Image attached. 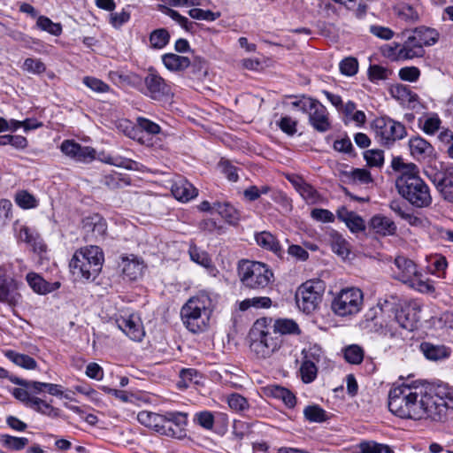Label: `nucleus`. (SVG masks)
Masks as SVG:
<instances>
[{
	"mask_svg": "<svg viewBox=\"0 0 453 453\" xmlns=\"http://www.w3.org/2000/svg\"><path fill=\"white\" fill-rule=\"evenodd\" d=\"M137 126L142 131L152 135L161 131V127L157 123L143 117L137 118Z\"/></svg>",
	"mask_w": 453,
	"mask_h": 453,
	"instance_id": "59",
	"label": "nucleus"
},
{
	"mask_svg": "<svg viewBox=\"0 0 453 453\" xmlns=\"http://www.w3.org/2000/svg\"><path fill=\"white\" fill-rule=\"evenodd\" d=\"M104 256L98 246H87L76 250L70 261L72 273L80 280H93L102 270Z\"/></svg>",
	"mask_w": 453,
	"mask_h": 453,
	"instance_id": "6",
	"label": "nucleus"
},
{
	"mask_svg": "<svg viewBox=\"0 0 453 453\" xmlns=\"http://www.w3.org/2000/svg\"><path fill=\"white\" fill-rule=\"evenodd\" d=\"M330 236L333 251L342 257H346L349 253V242L336 232L332 233Z\"/></svg>",
	"mask_w": 453,
	"mask_h": 453,
	"instance_id": "42",
	"label": "nucleus"
},
{
	"mask_svg": "<svg viewBox=\"0 0 453 453\" xmlns=\"http://www.w3.org/2000/svg\"><path fill=\"white\" fill-rule=\"evenodd\" d=\"M250 433V427L248 423L242 420H234L233 424V435L238 441L242 440Z\"/></svg>",
	"mask_w": 453,
	"mask_h": 453,
	"instance_id": "63",
	"label": "nucleus"
},
{
	"mask_svg": "<svg viewBox=\"0 0 453 453\" xmlns=\"http://www.w3.org/2000/svg\"><path fill=\"white\" fill-rule=\"evenodd\" d=\"M393 170L398 173L395 188L398 194L417 209L428 208L433 198L429 186L419 176L418 167L413 163H405L402 157H393Z\"/></svg>",
	"mask_w": 453,
	"mask_h": 453,
	"instance_id": "1",
	"label": "nucleus"
},
{
	"mask_svg": "<svg viewBox=\"0 0 453 453\" xmlns=\"http://www.w3.org/2000/svg\"><path fill=\"white\" fill-rule=\"evenodd\" d=\"M162 62L165 68L171 72H182L191 65L188 58L174 53L164 54L162 56Z\"/></svg>",
	"mask_w": 453,
	"mask_h": 453,
	"instance_id": "26",
	"label": "nucleus"
},
{
	"mask_svg": "<svg viewBox=\"0 0 453 453\" xmlns=\"http://www.w3.org/2000/svg\"><path fill=\"white\" fill-rule=\"evenodd\" d=\"M391 74V71L379 65H370L368 69L369 79L372 81L386 80Z\"/></svg>",
	"mask_w": 453,
	"mask_h": 453,
	"instance_id": "56",
	"label": "nucleus"
},
{
	"mask_svg": "<svg viewBox=\"0 0 453 453\" xmlns=\"http://www.w3.org/2000/svg\"><path fill=\"white\" fill-rule=\"evenodd\" d=\"M358 70V63L355 58H346L340 63V71L347 76L355 75Z\"/></svg>",
	"mask_w": 453,
	"mask_h": 453,
	"instance_id": "58",
	"label": "nucleus"
},
{
	"mask_svg": "<svg viewBox=\"0 0 453 453\" xmlns=\"http://www.w3.org/2000/svg\"><path fill=\"white\" fill-rule=\"evenodd\" d=\"M301 104L303 112L307 113L310 125L319 133H326L331 129L329 112L325 105L314 98H307L303 102H294V106Z\"/></svg>",
	"mask_w": 453,
	"mask_h": 453,
	"instance_id": "12",
	"label": "nucleus"
},
{
	"mask_svg": "<svg viewBox=\"0 0 453 453\" xmlns=\"http://www.w3.org/2000/svg\"><path fill=\"white\" fill-rule=\"evenodd\" d=\"M273 330H275L277 334H294L298 331V325L292 319H279L274 327H272Z\"/></svg>",
	"mask_w": 453,
	"mask_h": 453,
	"instance_id": "50",
	"label": "nucleus"
},
{
	"mask_svg": "<svg viewBox=\"0 0 453 453\" xmlns=\"http://www.w3.org/2000/svg\"><path fill=\"white\" fill-rule=\"evenodd\" d=\"M15 201L17 204L23 209L35 208L38 204L35 197L25 190L16 194Z\"/></svg>",
	"mask_w": 453,
	"mask_h": 453,
	"instance_id": "49",
	"label": "nucleus"
},
{
	"mask_svg": "<svg viewBox=\"0 0 453 453\" xmlns=\"http://www.w3.org/2000/svg\"><path fill=\"white\" fill-rule=\"evenodd\" d=\"M395 265L397 271H395V279L405 284H409L418 276V269L416 264L404 256H397L395 258Z\"/></svg>",
	"mask_w": 453,
	"mask_h": 453,
	"instance_id": "18",
	"label": "nucleus"
},
{
	"mask_svg": "<svg viewBox=\"0 0 453 453\" xmlns=\"http://www.w3.org/2000/svg\"><path fill=\"white\" fill-rule=\"evenodd\" d=\"M409 147L411 155L418 159H425L433 155L434 148L425 139L417 136L411 138Z\"/></svg>",
	"mask_w": 453,
	"mask_h": 453,
	"instance_id": "25",
	"label": "nucleus"
},
{
	"mask_svg": "<svg viewBox=\"0 0 453 453\" xmlns=\"http://www.w3.org/2000/svg\"><path fill=\"white\" fill-rule=\"evenodd\" d=\"M318 368L311 361H303L300 374L304 383L312 382L317 377Z\"/></svg>",
	"mask_w": 453,
	"mask_h": 453,
	"instance_id": "47",
	"label": "nucleus"
},
{
	"mask_svg": "<svg viewBox=\"0 0 453 453\" xmlns=\"http://www.w3.org/2000/svg\"><path fill=\"white\" fill-rule=\"evenodd\" d=\"M200 378L198 372L193 368L182 369L180 372V380L177 382V386L179 388H187L189 387V384L198 383V379Z\"/></svg>",
	"mask_w": 453,
	"mask_h": 453,
	"instance_id": "44",
	"label": "nucleus"
},
{
	"mask_svg": "<svg viewBox=\"0 0 453 453\" xmlns=\"http://www.w3.org/2000/svg\"><path fill=\"white\" fill-rule=\"evenodd\" d=\"M409 285L418 292L424 294H432L435 290L434 285L429 280H423L421 279L420 273H418V276H416Z\"/></svg>",
	"mask_w": 453,
	"mask_h": 453,
	"instance_id": "55",
	"label": "nucleus"
},
{
	"mask_svg": "<svg viewBox=\"0 0 453 453\" xmlns=\"http://www.w3.org/2000/svg\"><path fill=\"white\" fill-rule=\"evenodd\" d=\"M171 192L177 200L182 202H188L197 196L196 188L182 177L173 180Z\"/></svg>",
	"mask_w": 453,
	"mask_h": 453,
	"instance_id": "21",
	"label": "nucleus"
},
{
	"mask_svg": "<svg viewBox=\"0 0 453 453\" xmlns=\"http://www.w3.org/2000/svg\"><path fill=\"white\" fill-rule=\"evenodd\" d=\"M27 281L29 287L37 294L46 295L49 293V282L46 281L41 275L35 273H29L27 274Z\"/></svg>",
	"mask_w": 453,
	"mask_h": 453,
	"instance_id": "37",
	"label": "nucleus"
},
{
	"mask_svg": "<svg viewBox=\"0 0 453 453\" xmlns=\"http://www.w3.org/2000/svg\"><path fill=\"white\" fill-rule=\"evenodd\" d=\"M102 182L110 189L121 188L130 185V180L119 173L104 175Z\"/></svg>",
	"mask_w": 453,
	"mask_h": 453,
	"instance_id": "38",
	"label": "nucleus"
},
{
	"mask_svg": "<svg viewBox=\"0 0 453 453\" xmlns=\"http://www.w3.org/2000/svg\"><path fill=\"white\" fill-rule=\"evenodd\" d=\"M272 305L271 298L267 296H257L252 298H247L239 303V309L242 311H245L248 309L253 307L256 309L269 308Z\"/></svg>",
	"mask_w": 453,
	"mask_h": 453,
	"instance_id": "40",
	"label": "nucleus"
},
{
	"mask_svg": "<svg viewBox=\"0 0 453 453\" xmlns=\"http://www.w3.org/2000/svg\"><path fill=\"white\" fill-rule=\"evenodd\" d=\"M188 15L194 19L214 21L220 17V12H213L210 10L193 8L188 11Z\"/></svg>",
	"mask_w": 453,
	"mask_h": 453,
	"instance_id": "52",
	"label": "nucleus"
},
{
	"mask_svg": "<svg viewBox=\"0 0 453 453\" xmlns=\"http://www.w3.org/2000/svg\"><path fill=\"white\" fill-rule=\"evenodd\" d=\"M364 157L371 167H380L384 163V152L379 149L366 150Z\"/></svg>",
	"mask_w": 453,
	"mask_h": 453,
	"instance_id": "46",
	"label": "nucleus"
},
{
	"mask_svg": "<svg viewBox=\"0 0 453 453\" xmlns=\"http://www.w3.org/2000/svg\"><path fill=\"white\" fill-rule=\"evenodd\" d=\"M344 357L347 362L357 365L363 361L364 351L359 346L351 345L345 349Z\"/></svg>",
	"mask_w": 453,
	"mask_h": 453,
	"instance_id": "53",
	"label": "nucleus"
},
{
	"mask_svg": "<svg viewBox=\"0 0 453 453\" xmlns=\"http://www.w3.org/2000/svg\"><path fill=\"white\" fill-rule=\"evenodd\" d=\"M303 361H311L314 365L319 363L323 352L319 346L313 345L303 350Z\"/></svg>",
	"mask_w": 453,
	"mask_h": 453,
	"instance_id": "61",
	"label": "nucleus"
},
{
	"mask_svg": "<svg viewBox=\"0 0 453 453\" xmlns=\"http://www.w3.org/2000/svg\"><path fill=\"white\" fill-rule=\"evenodd\" d=\"M19 238L20 241L27 243L32 247L33 251L42 254L46 251V245L43 243L40 235L32 231L27 226H21L19 232Z\"/></svg>",
	"mask_w": 453,
	"mask_h": 453,
	"instance_id": "23",
	"label": "nucleus"
},
{
	"mask_svg": "<svg viewBox=\"0 0 453 453\" xmlns=\"http://www.w3.org/2000/svg\"><path fill=\"white\" fill-rule=\"evenodd\" d=\"M277 125L282 132L288 135H293L296 133L297 121L289 116L280 118Z\"/></svg>",
	"mask_w": 453,
	"mask_h": 453,
	"instance_id": "60",
	"label": "nucleus"
},
{
	"mask_svg": "<svg viewBox=\"0 0 453 453\" xmlns=\"http://www.w3.org/2000/svg\"><path fill=\"white\" fill-rule=\"evenodd\" d=\"M213 209L227 223L231 225L238 224L241 218L240 212L230 203L216 202L213 203Z\"/></svg>",
	"mask_w": 453,
	"mask_h": 453,
	"instance_id": "28",
	"label": "nucleus"
},
{
	"mask_svg": "<svg viewBox=\"0 0 453 453\" xmlns=\"http://www.w3.org/2000/svg\"><path fill=\"white\" fill-rule=\"evenodd\" d=\"M117 326L131 340L140 342L144 336V330L141 319L130 314L127 317H118L115 319Z\"/></svg>",
	"mask_w": 453,
	"mask_h": 453,
	"instance_id": "16",
	"label": "nucleus"
},
{
	"mask_svg": "<svg viewBox=\"0 0 453 453\" xmlns=\"http://www.w3.org/2000/svg\"><path fill=\"white\" fill-rule=\"evenodd\" d=\"M195 421L202 427L211 430L213 427L214 417L211 411H204L196 414Z\"/></svg>",
	"mask_w": 453,
	"mask_h": 453,
	"instance_id": "62",
	"label": "nucleus"
},
{
	"mask_svg": "<svg viewBox=\"0 0 453 453\" xmlns=\"http://www.w3.org/2000/svg\"><path fill=\"white\" fill-rule=\"evenodd\" d=\"M372 127L376 140L382 145L389 146L407 134L404 125L388 117H380L373 120Z\"/></svg>",
	"mask_w": 453,
	"mask_h": 453,
	"instance_id": "11",
	"label": "nucleus"
},
{
	"mask_svg": "<svg viewBox=\"0 0 453 453\" xmlns=\"http://www.w3.org/2000/svg\"><path fill=\"white\" fill-rule=\"evenodd\" d=\"M188 254L190 259L197 265L207 269L212 267V262L209 254L206 251L199 249L196 245H189Z\"/></svg>",
	"mask_w": 453,
	"mask_h": 453,
	"instance_id": "36",
	"label": "nucleus"
},
{
	"mask_svg": "<svg viewBox=\"0 0 453 453\" xmlns=\"http://www.w3.org/2000/svg\"><path fill=\"white\" fill-rule=\"evenodd\" d=\"M4 356L15 365L27 370H34L37 366L36 361L28 355L20 354L9 349L4 352Z\"/></svg>",
	"mask_w": 453,
	"mask_h": 453,
	"instance_id": "32",
	"label": "nucleus"
},
{
	"mask_svg": "<svg viewBox=\"0 0 453 453\" xmlns=\"http://www.w3.org/2000/svg\"><path fill=\"white\" fill-rule=\"evenodd\" d=\"M419 407L422 411L420 419L429 418L437 422L446 420L449 411L453 410V388L448 385L439 386L434 394L422 389Z\"/></svg>",
	"mask_w": 453,
	"mask_h": 453,
	"instance_id": "5",
	"label": "nucleus"
},
{
	"mask_svg": "<svg viewBox=\"0 0 453 453\" xmlns=\"http://www.w3.org/2000/svg\"><path fill=\"white\" fill-rule=\"evenodd\" d=\"M28 408L50 418H54L60 416L59 409L53 407L50 403L37 396L33 397Z\"/></svg>",
	"mask_w": 453,
	"mask_h": 453,
	"instance_id": "30",
	"label": "nucleus"
},
{
	"mask_svg": "<svg viewBox=\"0 0 453 453\" xmlns=\"http://www.w3.org/2000/svg\"><path fill=\"white\" fill-rule=\"evenodd\" d=\"M21 301L22 296L19 291L18 284L14 280H8L4 275H0V302L13 309L19 305Z\"/></svg>",
	"mask_w": 453,
	"mask_h": 453,
	"instance_id": "17",
	"label": "nucleus"
},
{
	"mask_svg": "<svg viewBox=\"0 0 453 453\" xmlns=\"http://www.w3.org/2000/svg\"><path fill=\"white\" fill-rule=\"evenodd\" d=\"M411 34L414 35V39L418 40V42L423 47L435 44L440 36L437 30L426 27H416Z\"/></svg>",
	"mask_w": 453,
	"mask_h": 453,
	"instance_id": "27",
	"label": "nucleus"
},
{
	"mask_svg": "<svg viewBox=\"0 0 453 453\" xmlns=\"http://www.w3.org/2000/svg\"><path fill=\"white\" fill-rule=\"evenodd\" d=\"M420 350L426 359L435 362L448 359L452 353L449 346L434 344L429 342H422L420 344Z\"/></svg>",
	"mask_w": 453,
	"mask_h": 453,
	"instance_id": "20",
	"label": "nucleus"
},
{
	"mask_svg": "<svg viewBox=\"0 0 453 453\" xmlns=\"http://www.w3.org/2000/svg\"><path fill=\"white\" fill-rule=\"evenodd\" d=\"M432 181L443 200L453 203V181L448 177L436 175Z\"/></svg>",
	"mask_w": 453,
	"mask_h": 453,
	"instance_id": "29",
	"label": "nucleus"
},
{
	"mask_svg": "<svg viewBox=\"0 0 453 453\" xmlns=\"http://www.w3.org/2000/svg\"><path fill=\"white\" fill-rule=\"evenodd\" d=\"M303 415L310 422L322 423L328 418L326 411L317 404L306 406Z\"/></svg>",
	"mask_w": 453,
	"mask_h": 453,
	"instance_id": "39",
	"label": "nucleus"
},
{
	"mask_svg": "<svg viewBox=\"0 0 453 453\" xmlns=\"http://www.w3.org/2000/svg\"><path fill=\"white\" fill-rule=\"evenodd\" d=\"M300 189L297 191L302 197L308 203H314L317 202L319 194L317 190L309 183L302 184Z\"/></svg>",
	"mask_w": 453,
	"mask_h": 453,
	"instance_id": "64",
	"label": "nucleus"
},
{
	"mask_svg": "<svg viewBox=\"0 0 453 453\" xmlns=\"http://www.w3.org/2000/svg\"><path fill=\"white\" fill-rule=\"evenodd\" d=\"M28 439L25 437H16L10 434L0 435V443L4 448L9 450H21L28 444Z\"/></svg>",
	"mask_w": 453,
	"mask_h": 453,
	"instance_id": "35",
	"label": "nucleus"
},
{
	"mask_svg": "<svg viewBox=\"0 0 453 453\" xmlns=\"http://www.w3.org/2000/svg\"><path fill=\"white\" fill-rule=\"evenodd\" d=\"M359 448L362 453H394L389 446L374 441L361 442Z\"/></svg>",
	"mask_w": 453,
	"mask_h": 453,
	"instance_id": "48",
	"label": "nucleus"
},
{
	"mask_svg": "<svg viewBox=\"0 0 453 453\" xmlns=\"http://www.w3.org/2000/svg\"><path fill=\"white\" fill-rule=\"evenodd\" d=\"M390 92L394 98L401 101L403 104L416 103L418 99V96L406 85L398 84L394 86Z\"/></svg>",
	"mask_w": 453,
	"mask_h": 453,
	"instance_id": "33",
	"label": "nucleus"
},
{
	"mask_svg": "<svg viewBox=\"0 0 453 453\" xmlns=\"http://www.w3.org/2000/svg\"><path fill=\"white\" fill-rule=\"evenodd\" d=\"M22 68L30 73L41 74L45 72L46 65L41 59L27 58L25 59Z\"/></svg>",
	"mask_w": 453,
	"mask_h": 453,
	"instance_id": "54",
	"label": "nucleus"
},
{
	"mask_svg": "<svg viewBox=\"0 0 453 453\" xmlns=\"http://www.w3.org/2000/svg\"><path fill=\"white\" fill-rule=\"evenodd\" d=\"M423 388L402 384L394 387L388 394L389 411L402 418L420 419L419 407Z\"/></svg>",
	"mask_w": 453,
	"mask_h": 453,
	"instance_id": "4",
	"label": "nucleus"
},
{
	"mask_svg": "<svg viewBox=\"0 0 453 453\" xmlns=\"http://www.w3.org/2000/svg\"><path fill=\"white\" fill-rule=\"evenodd\" d=\"M255 239L257 243L268 250L273 251L275 254H278L281 250V247L277 241V239L269 232L263 231L255 235Z\"/></svg>",
	"mask_w": 453,
	"mask_h": 453,
	"instance_id": "34",
	"label": "nucleus"
},
{
	"mask_svg": "<svg viewBox=\"0 0 453 453\" xmlns=\"http://www.w3.org/2000/svg\"><path fill=\"white\" fill-rule=\"evenodd\" d=\"M325 291V283L320 280H311L303 283L296 294L298 308L306 314L315 311L321 301Z\"/></svg>",
	"mask_w": 453,
	"mask_h": 453,
	"instance_id": "9",
	"label": "nucleus"
},
{
	"mask_svg": "<svg viewBox=\"0 0 453 453\" xmlns=\"http://www.w3.org/2000/svg\"><path fill=\"white\" fill-rule=\"evenodd\" d=\"M170 35L165 28L156 29L150 35V42L154 49H163L169 42Z\"/></svg>",
	"mask_w": 453,
	"mask_h": 453,
	"instance_id": "43",
	"label": "nucleus"
},
{
	"mask_svg": "<svg viewBox=\"0 0 453 453\" xmlns=\"http://www.w3.org/2000/svg\"><path fill=\"white\" fill-rule=\"evenodd\" d=\"M160 434L175 439H183L187 435L188 413L170 411L162 414Z\"/></svg>",
	"mask_w": 453,
	"mask_h": 453,
	"instance_id": "13",
	"label": "nucleus"
},
{
	"mask_svg": "<svg viewBox=\"0 0 453 453\" xmlns=\"http://www.w3.org/2000/svg\"><path fill=\"white\" fill-rule=\"evenodd\" d=\"M238 275L242 286L253 290H263L273 280L270 267L257 261H242L238 266Z\"/></svg>",
	"mask_w": 453,
	"mask_h": 453,
	"instance_id": "8",
	"label": "nucleus"
},
{
	"mask_svg": "<svg viewBox=\"0 0 453 453\" xmlns=\"http://www.w3.org/2000/svg\"><path fill=\"white\" fill-rule=\"evenodd\" d=\"M371 227L382 236L393 235L396 232V226L393 220L383 215H375L371 219Z\"/></svg>",
	"mask_w": 453,
	"mask_h": 453,
	"instance_id": "24",
	"label": "nucleus"
},
{
	"mask_svg": "<svg viewBox=\"0 0 453 453\" xmlns=\"http://www.w3.org/2000/svg\"><path fill=\"white\" fill-rule=\"evenodd\" d=\"M272 394L275 398L280 399L289 408L296 405V398L295 395L286 388L275 386L272 389Z\"/></svg>",
	"mask_w": 453,
	"mask_h": 453,
	"instance_id": "45",
	"label": "nucleus"
},
{
	"mask_svg": "<svg viewBox=\"0 0 453 453\" xmlns=\"http://www.w3.org/2000/svg\"><path fill=\"white\" fill-rule=\"evenodd\" d=\"M83 83L93 91L98 93H106L110 90V86L108 84L95 77H84Z\"/></svg>",
	"mask_w": 453,
	"mask_h": 453,
	"instance_id": "57",
	"label": "nucleus"
},
{
	"mask_svg": "<svg viewBox=\"0 0 453 453\" xmlns=\"http://www.w3.org/2000/svg\"><path fill=\"white\" fill-rule=\"evenodd\" d=\"M363 305V293L356 288L342 289L332 301L333 312L340 317H350L358 313Z\"/></svg>",
	"mask_w": 453,
	"mask_h": 453,
	"instance_id": "10",
	"label": "nucleus"
},
{
	"mask_svg": "<svg viewBox=\"0 0 453 453\" xmlns=\"http://www.w3.org/2000/svg\"><path fill=\"white\" fill-rule=\"evenodd\" d=\"M250 350L257 358L270 357L280 347V335L272 326L265 325V319H257L250 331Z\"/></svg>",
	"mask_w": 453,
	"mask_h": 453,
	"instance_id": "7",
	"label": "nucleus"
},
{
	"mask_svg": "<svg viewBox=\"0 0 453 453\" xmlns=\"http://www.w3.org/2000/svg\"><path fill=\"white\" fill-rule=\"evenodd\" d=\"M10 380L16 385L33 390L35 393L47 391L51 395L63 396L62 386L58 384L25 380L18 377H12Z\"/></svg>",
	"mask_w": 453,
	"mask_h": 453,
	"instance_id": "19",
	"label": "nucleus"
},
{
	"mask_svg": "<svg viewBox=\"0 0 453 453\" xmlns=\"http://www.w3.org/2000/svg\"><path fill=\"white\" fill-rule=\"evenodd\" d=\"M217 304V296L206 291H201L190 297L180 309L183 325L191 333L205 331Z\"/></svg>",
	"mask_w": 453,
	"mask_h": 453,
	"instance_id": "3",
	"label": "nucleus"
},
{
	"mask_svg": "<svg viewBox=\"0 0 453 453\" xmlns=\"http://www.w3.org/2000/svg\"><path fill=\"white\" fill-rule=\"evenodd\" d=\"M137 420L141 425L153 429L160 434L161 422L163 420L162 414L142 411L137 414Z\"/></svg>",
	"mask_w": 453,
	"mask_h": 453,
	"instance_id": "31",
	"label": "nucleus"
},
{
	"mask_svg": "<svg viewBox=\"0 0 453 453\" xmlns=\"http://www.w3.org/2000/svg\"><path fill=\"white\" fill-rule=\"evenodd\" d=\"M143 83L140 91L152 100L161 101L172 94L170 85L153 68L149 69Z\"/></svg>",
	"mask_w": 453,
	"mask_h": 453,
	"instance_id": "14",
	"label": "nucleus"
},
{
	"mask_svg": "<svg viewBox=\"0 0 453 453\" xmlns=\"http://www.w3.org/2000/svg\"><path fill=\"white\" fill-rule=\"evenodd\" d=\"M425 54L424 47L414 39V35H410L401 49L398 50L397 58L399 59H412L421 58Z\"/></svg>",
	"mask_w": 453,
	"mask_h": 453,
	"instance_id": "22",
	"label": "nucleus"
},
{
	"mask_svg": "<svg viewBox=\"0 0 453 453\" xmlns=\"http://www.w3.org/2000/svg\"><path fill=\"white\" fill-rule=\"evenodd\" d=\"M61 151L69 157L81 163H89L96 157V150L88 146H81L74 141L65 140L61 143Z\"/></svg>",
	"mask_w": 453,
	"mask_h": 453,
	"instance_id": "15",
	"label": "nucleus"
},
{
	"mask_svg": "<svg viewBox=\"0 0 453 453\" xmlns=\"http://www.w3.org/2000/svg\"><path fill=\"white\" fill-rule=\"evenodd\" d=\"M227 403L229 407L234 411H244L250 408L247 399L237 393L229 395Z\"/></svg>",
	"mask_w": 453,
	"mask_h": 453,
	"instance_id": "51",
	"label": "nucleus"
},
{
	"mask_svg": "<svg viewBox=\"0 0 453 453\" xmlns=\"http://www.w3.org/2000/svg\"><path fill=\"white\" fill-rule=\"evenodd\" d=\"M36 27L49 34L58 36L62 33V26L60 23H55L46 16H39L36 20Z\"/></svg>",
	"mask_w": 453,
	"mask_h": 453,
	"instance_id": "41",
	"label": "nucleus"
},
{
	"mask_svg": "<svg viewBox=\"0 0 453 453\" xmlns=\"http://www.w3.org/2000/svg\"><path fill=\"white\" fill-rule=\"evenodd\" d=\"M380 313L388 319L393 315V319L388 321L383 319L380 322V328L384 336L395 338L400 335L395 325L408 331H412L419 321V313L421 305L417 302H403L397 296H387L379 300Z\"/></svg>",
	"mask_w": 453,
	"mask_h": 453,
	"instance_id": "2",
	"label": "nucleus"
}]
</instances>
